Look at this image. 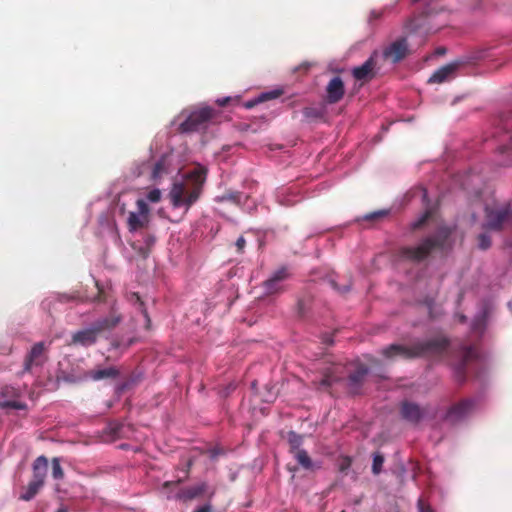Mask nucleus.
Instances as JSON below:
<instances>
[{
    "instance_id": "37",
    "label": "nucleus",
    "mask_w": 512,
    "mask_h": 512,
    "mask_svg": "<svg viewBox=\"0 0 512 512\" xmlns=\"http://www.w3.org/2000/svg\"><path fill=\"white\" fill-rule=\"evenodd\" d=\"M431 211H426L421 218H419L417 221H415L412 225L413 229H419L422 227L425 222L431 217Z\"/></svg>"
},
{
    "instance_id": "40",
    "label": "nucleus",
    "mask_w": 512,
    "mask_h": 512,
    "mask_svg": "<svg viewBox=\"0 0 512 512\" xmlns=\"http://www.w3.org/2000/svg\"><path fill=\"white\" fill-rule=\"evenodd\" d=\"M419 512H434L429 504H427L422 498L417 503Z\"/></svg>"
},
{
    "instance_id": "20",
    "label": "nucleus",
    "mask_w": 512,
    "mask_h": 512,
    "mask_svg": "<svg viewBox=\"0 0 512 512\" xmlns=\"http://www.w3.org/2000/svg\"><path fill=\"white\" fill-rule=\"evenodd\" d=\"M48 472V459L41 455L37 457L32 464V480L45 483V478Z\"/></svg>"
},
{
    "instance_id": "9",
    "label": "nucleus",
    "mask_w": 512,
    "mask_h": 512,
    "mask_svg": "<svg viewBox=\"0 0 512 512\" xmlns=\"http://www.w3.org/2000/svg\"><path fill=\"white\" fill-rule=\"evenodd\" d=\"M290 277L287 267H281L274 271L269 278L262 283L264 294L267 296L281 294L286 290L284 282Z\"/></svg>"
},
{
    "instance_id": "39",
    "label": "nucleus",
    "mask_w": 512,
    "mask_h": 512,
    "mask_svg": "<svg viewBox=\"0 0 512 512\" xmlns=\"http://www.w3.org/2000/svg\"><path fill=\"white\" fill-rule=\"evenodd\" d=\"M146 197L148 201L152 203H157L161 199V191L159 189H153L148 192Z\"/></svg>"
},
{
    "instance_id": "42",
    "label": "nucleus",
    "mask_w": 512,
    "mask_h": 512,
    "mask_svg": "<svg viewBox=\"0 0 512 512\" xmlns=\"http://www.w3.org/2000/svg\"><path fill=\"white\" fill-rule=\"evenodd\" d=\"M7 406L15 408V409H23L25 407L24 404L16 401H11L7 403Z\"/></svg>"
},
{
    "instance_id": "19",
    "label": "nucleus",
    "mask_w": 512,
    "mask_h": 512,
    "mask_svg": "<svg viewBox=\"0 0 512 512\" xmlns=\"http://www.w3.org/2000/svg\"><path fill=\"white\" fill-rule=\"evenodd\" d=\"M375 66L373 56L369 57L361 66L355 67L352 71L353 77L359 81H368L374 77Z\"/></svg>"
},
{
    "instance_id": "12",
    "label": "nucleus",
    "mask_w": 512,
    "mask_h": 512,
    "mask_svg": "<svg viewBox=\"0 0 512 512\" xmlns=\"http://www.w3.org/2000/svg\"><path fill=\"white\" fill-rule=\"evenodd\" d=\"M408 54V43L406 38H399L388 45L382 53L385 61L397 63L403 60Z\"/></svg>"
},
{
    "instance_id": "43",
    "label": "nucleus",
    "mask_w": 512,
    "mask_h": 512,
    "mask_svg": "<svg viewBox=\"0 0 512 512\" xmlns=\"http://www.w3.org/2000/svg\"><path fill=\"white\" fill-rule=\"evenodd\" d=\"M194 512H212V507L210 504H205L197 508Z\"/></svg>"
},
{
    "instance_id": "24",
    "label": "nucleus",
    "mask_w": 512,
    "mask_h": 512,
    "mask_svg": "<svg viewBox=\"0 0 512 512\" xmlns=\"http://www.w3.org/2000/svg\"><path fill=\"white\" fill-rule=\"evenodd\" d=\"M89 374L94 381H98L106 378H117L119 371L115 367H108L104 369L92 370Z\"/></svg>"
},
{
    "instance_id": "18",
    "label": "nucleus",
    "mask_w": 512,
    "mask_h": 512,
    "mask_svg": "<svg viewBox=\"0 0 512 512\" xmlns=\"http://www.w3.org/2000/svg\"><path fill=\"white\" fill-rule=\"evenodd\" d=\"M155 242L156 238L154 235L150 233H144L142 235V241H133L130 243V246L140 257L145 259L149 256Z\"/></svg>"
},
{
    "instance_id": "27",
    "label": "nucleus",
    "mask_w": 512,
    "mask_h": 512,
    "mask_svg": "<svg viewBox=\"0 0 512 512\" xmlns=\"http://www.w3.org/2000/svg\"><path fill=\"white\" fill-rule=\"evenodd\" d=\"M130 301L134 302L135 304H138L139 305V309L141 311V313L143 314L145 320H146V329H149L150 328V325H151V319L148 315V312L146 310V308L144 307V302L141 300V297L138 293L134 292L131 294L130 296Z\"/></svg>"
},
{
    "instance_id": "26",
    "label": "nucleus",
    "mask_w": 512,
    "mask_h": 512,
    "mask_svg": "<svg viewBox=\"0 0 512 512\" xmlns=\"http://www.w3.org/2000/svg\"><path fill=\"white\" fill-rule=\"evenodd\" d=\"M288 443L290 446V453L293 454L296 451L301 450V445L303 443V436L297 434L294 431H290L288 433Z\"/></svg>"
},
{
    "instance_id": "47",
    "label": "nucleus",
    "mask_w": 512,
    "mask_h": 512,
    "mask_svg": "<svg viewBox=\"0 0 512 512\" xmlns=\"http://www.w3.org/2000/svg\"><path fill=\"white\" fill-rule=\"evenodd\" d=\"M436 52H437V54L442 55V54H444V53H445V48L440 47V48H438V49H437V51H436Z\"/></svg>"
},
{
    "instance_id": "28",
    "label": "nucleus",
    "mask_w": 512,
    "mask_h": 512,
    "mask_svg": "<svg viewBox=\"0 0 512 512\" xmlns=\"http://www.w3.org/2000/svg\"><path fill=\"white\" fill-rule=\"evenodd\" d=\"M330 284L334 290L337 292L344 294L350 291V288L352 286V280L351 277H347L345 279L344 283L339 284L335 279L330 280Z\"/></svg>"
},
{
    "instance_id": "32",
    "label": "nucleus",
    "mask_w": 512,
    "mask_h": 512,
    "mask_svg": "<svg viewBox=\"0 0 512 512\" xmlns=\"http://www.w3.org/2000/svg\"><path fill=\"white\" fill-rule=\"evenodd\" d=\"M399 0H395L393 4L384 7L380 10H372L369 15V22L380 19L387 11H390L394 6L398 4Z\"/></svg>"
},
{
    "instance_id": "1",
    "label": "nucleus",
    "mask_w": 512,
    "mask_h": 512,
    "mask_svg": "<svg viewBox=\"0 0 512 512\" xmlns=\"http://www.w3.org/2000/svg\"><path fill=\"white\" fill-rule=\"evenodd\" d=\"M207 169L198 165L174 180L169 191V199L173 208H184L187 212L200 198L206 181Z\"/></svg>"
},
{
    "instance_id": "22",
    "label": "nucleus",
    "mask_w": 512,
    "mask_h": 512,
    "mask_svg": "<svg viewBox=\"0 0 512 512\" xmlns=\"http://www.w3.org/2000/svg\"><path fill=\"white\" fill-rule=\"evenodd\" d=\"M170 171V162L166 155L161 156L154 164L151 179L155 182L162 180Z\"/></svg>"
},
{
    "instance_id": "34",
    "label": "nucleus",
    "mask_w": 512,
    "mask_h": 512,
    "mask_svg": "<svg viewBox=\"0 0 512 512\" xmlns=\"http://www.w3.org/2000/svg\"><path fill=\"white\" fill-rule=\"evenodd\" d=\"M478 248L481 250H487L491 247V237L487 233H481L477 237Z\"/></svg>"
},
{
    "instance_id": "51",
    "label": "nucleus",
    "mask_w": 512,
    "mask_h": 512,
    "mask_svg": "<svg viewBox=\"0 0 512 512\" xmlns=\"http://www.w3.org/2000/svg\"><path fill=\"white\" fill-rule=\"evenodd\" d=\"M229 388H230V389H235V385L231 384V385L229 386Z\"/></svg>"
},
{
    "instance_id": "30",
    "label": "nucleus",
    "mask_w": 512,
    "mask_h": 512,
    "mask_svg": "<svg viewBox=\"0 0 512 512\" xmlns=\"http://www.w3.org/2000/svg\"><path fill=\"white\" fill-rule=\"evenodd\" d=\"M384 460V456L381 453L376 452L373 454L372 473L374 475L381 473Z\"/></svg>"
},
{
    "instance_id": "35",
    "label": "nucleus",
    "mask_w": 512,
    "mask_h": 512,
    "mask_svg": "<svg viewBox=\"0 0 512 512\" xmlns=\"http://www.w3.org/2000/svg\"><path fill=\"white\" fill-rule=\"evenodd\" d=\"M352 465V458L349 456H341L337 461L338 470L341 473H347Z\"/></svg>"
},
{
    "instance_id": "50",
    "label": "nucleus",
    "mask_w": 512,
    "mask_h": 512,
    "mask_svg": "<svg viewBox=\"0 0 512 512\" xmlns=\"http://www.w3.org/2000/svg\"><path fill=\"white\" fill-rule=\"evenodd\" d=\"M326 342L331 344V343H333V340L329 339V340H326Z\"/></svg>"
},
{
    "instance_id": "15",
    "label": "nucleus",
    "mask_w": 512,
    "mask_h": 512,
    "mask_svg": "<svg viewBox=\"0 0 512 512\" xmlns=\"http://www.w3.org/2000/svg\"><path fill=\"white\" fill-rule=\"evenodd\" d=\"M345 94V86L343 80L339 76L333 77L326 87V102L328 104L338 103Z\"/></svg>"
},
{
    "instance_id": "48",
    "label": "nucleus",
    "mask_w": 512,
    "mask_h": 512,
    "mask_svg": "<svg viewBox=\"0 0 512 512\" xmlns=\"http://www.w3.org/2000/svg\"><path fill=\"white\" fill-rule=\"evenodd\" d=\"M56 512H68V509L67 508H59Z\"/></svg>"
},
{
    "instance_id": "23",
    "label": "nucleus",
    "mask_w": 512,
    "mask_h": 512,
    "mask_svg": "<svg viewBox=\"0 0 512 512\" xmlns=\"http://www.w3.org/2000/svg\"><path fill=\"white\" fill-rule=\"evenodd\" d=\"M292 455L297 460L299 465L302 468H304L305 470H315V469H319L320 468V465H315L313 463V461L311 460V458L308 455L307 451L304 450V449L296 451Z\"/></svg>"
},
{
    "instance_id": "36",
    "label": "nucleus",
    "mask_w": 512,
    "mask_h": 512,
    "mask_svg": "<svg viewBox=\"0 0 512 512\" xmlns=\"http://www.w3.org/2000/svg\"><path fill=\"white\" fill-rule=\"evenodd\" d=\"M388 213H389L388 210H379V211H375L372 213H368L364 216V220H367V221L378 220V219L386 217L388 215Z\"/></svg>"
},
{
    "instance_id": "16",
    "label": "nucleus",
    "mask_w": 512,
    "mask_h": 512,
    "mask_svg": "<svg viewBox=\"0 0 512 512\" xmlns=\"http://www.w3.org/2000/svg\"><path fill=\"white\" fill-rule=\"evenodd\" d=\"M462 65L461 61H454L436 70L429 78V83L441 84L454 78L457 69Z\"/></svg>"
},
{
    "instance_id": "7",
    "label": "nucleus",
    "mask_w": 512,
    "mask_h": 512,
    "mask_svg": "<svg viewBox=\"0 0 512 512\" xmlns=\"http://www.w3.org/2000/svg\"><path fill=\"white\" fill-rule=\"evenodd\" d=\"M216 113L217 112L213 108L208 106L197 108L193 110L186 120L180 124L179 131L189 133L205 129L209 122L214 119Z\"/></svg>"
},
{
    "instance_id": "14",
    "label": "nucleus",
    "mask_w": 512,
    "mask_h": 512,
    "mask_svg": "<svg viewBox=\"0 0 512 512\" xmlns=\"http://www.w3.org/2000/svg\"><path fill=\"white\" fill-rule=\"evenodd\" d=\"M479 359V353L475 347H465L463 350L462 360L455 368V377L458 382H464L466 378L467 365Z\"/></svg>"
},
{
    "instance_id": "25",
    "label": "nucleus",
    "mask_w": 512,
    "mask_h": 512,
    "mask_svg": "<svg viewBox=\"0 0 512 512\" xmlns=\"http://www.w3.org/2000/svg\"><path fill=\"white\" fill-rule=\"evenodd\" d=\"M43 486L44 484L31 479L27 487L24 489V492L21 493L20 499L24 501H30L38 494Z\"/></svg>"
},
{
    "instance_id": "33",
    "label": "nucleus",
    "mask_w": 512,
    "mask_h": 512,
    "mask_svg": "<svg viewBox=\"0 0 512 512\" xmlns=\"http://www.w3.org/2000/svg\"><path fill=\"white\" fill-rule=\"evenodd\" d=\"M52 477L56 480H61L64 477V471L61 467L59 458L52 459Z\"/></svg>"
},
{
    "instance_id": "46",
    "label": "nucleus",
    "mask_w": 512,
    "mask_h": 512,
    "mask_svg": "<svg viewBox=\"0 0 512 512\" xmlns=\"http://www.w3.org/2000/svg\"><path fill=\"white\" fill-rule=\"evenodd\" d=\"M210 454H211V458H216L218 455H219V450L218 449H212L210 450Z\"/></svg>"
},
{
    "instance_id": "13",
    "label": "nucleus",
    "mask_w": 512,
    "mask_h": 512,
    "mask_svg": "<svg viewBox=\"0 0 512 512\" xmlns=\"http://www.w3.org/2000/svg\"><path fill=\"white\" fill-rule=\"evenodd\" d=\"M400 412L403 419L412 424H418L424 418L426 409L416 403L404 401L401 404Z\"/></svg>"
},
{
    "instance_id": "3",
    "label": "nucleus",
    "mask_w": 512,
    "mask_h": 512,
    "mask_svg": "<svg viewBox=\"0 0 512 512\" xmlns=\"http://www.w3.org/2000/svg\"><path fill=\"white\" fill-rule=\"evenodd\" d=\"M369 370L364 364H358L353 372L345 379V367L341 364H333L323 370L322 377L317 383V388L327 391L332 385L345 382L350 394H358L365 381Z\"/></svg>"
},
{
    "instance_id": "5",
    "label": "nucleus",
    "mask_w": 512,
    "mask_h": 512,
    "mask_svg": "<svg viewBox=\"0 0 512 512\" xmlns=\"http://www.w3.org/2000/svg\"><path fill=\"white\" fill-rule=\"evenodd\" d=\"M452 234L449 227H440L435 235L427 237L416 247H403L399 251L400 257L413 262L426 259L432 250L443 248Z\"/></svg>"
},
{
    "instance_id": "45",
    "label": "nucleus",
    "mask_w": 512,
    "mask_h": 512,
    "mask_svg": "<svg viewBox=\"0 0 512 512\" xmlns=\"http://www.w3.org/2000/svg\"><path fill=\"white\" fill-rule=\"evenodd\" d=\"M229 101H230V98H229V97H226V98H223V99H218V100L216 101V103H217L219 106H225Z\"/></svg>"
},
{
    "instance_id": "38",
    "label": "nucleus",
    "mask_w": 512,
    "mask_h": 512,
    "mask_svg": "<svg viewBox=\"0 0 512 512\" xmlns=\"http://www.w3.org/2000/svg\"><path fill=\"white\" fill-rule=\"evenodd\" d=\"M281 95H282V91L281 90H273V91H269V92L263 93L260 96V100L261 101H265V100H270V99H276V98H278Z\"/></svg>"
},
{
    "instance_id": "44",
    "label": "nucleus",
    "mask_w": 512,
    "mask_h": 512,
    "mask_svg": "<svg viewBox=\"0 0 512 512\" xmlns=\"http://www.w3.org/2000/svg\"><path fill=\"white\" fill-rule=\"evenodd\" d=\"M120 428H121V425L120 424H113L111 425V432L114 434V435H118L119 431H120Z\"/></svg>"
},
{
    "instance_id": "17",
    "label": "nucleus",
    "mask_w": 512,
    "mask_h": 512,
    "mask_svg": "<svg viewBox=\"0 0 512 512\" xmlns=\"http://www.w3.org/2000/svg\"><path fill=\"white\" fill-rule=\"evenodd\" d=\"M443 10L442 7L434 4H428L427 7L422 11V13L418 16H415L408 20L406 27L411 31H416L424 26L423 20L428 19L431 20L432 17Z\"/></svg>"
},
{
    "instance_id": "10",
    "label": "nucleus",
    "mask_w": 512,
    "mask_h": 512,
    "mask_svg": "<svg viewBox=\"0 0 512 512\" xmlns=\"http://www.w3.org/2000/svg\"><path fill=\"white\" fill-rule=\"evenodd\" d=\"M137 212H130L127 219V226L130 232L145 228L149 224V206L143 199L136 202Z\"/></svg>"
},
{
    "instance_id": "2",
    "label": "nucleus",
    "mask_w": 512,
    "mask_h": 512,
    "mask_svg": "<svg viewBox=\"0 0 512 512\" xmlns=\"http://www.w3.org/2000/svg\"><path fill=\"white\" fill-rule=\"evenodd\" d=\"M449 340L444 337H435L425 341H416L412 345L390 344L381 350V355L387 360L394 361L398 358L412 360L426 355H440L449 347Z\"/></svg>"
},
{
    "instance_id": "6",
    "label": "nucleus",
    "mask_w": 512,
    "mask_h": 512,
    "mask_svg": "<svg viewBox=\"0 0 512 512\" xmlns=\"http://www.w3.org/2000/svg\"><path fill=\"white\" fill-rule=\"evenodd\" d=\"M120 321L121 316L114 313L99 319L95 321L91 327L74 333L72 336V343L85 347L91 346L96 342L98 335L101 332L113 329L118 325Z\"/></svg>"
},
{
    "instance_id": "4",
    "label": "nucleus",
    "mask_w": 512,
    "mask_h": 512,
    "mask_svg": "<svg viewBox=\"0 0 512 512\" xmlns=\"http://www.w3.org/2000/svg\"><path fill=\"white\" fill-rule=\"evenodd\" d=\"M512 226V202L509 199H494L484 208L483 228L502 231Z\"/></svg>"
},
{
    "instance_id": "49",
    "label": "nucleus",
    "mask_w": 512,
    "mask_h": 512,
    "mask_svg": "<svg viewBox=\"0 0 512 512\" xmlns=\"http://www.w3.org/2000/svg\"><path fill=\"white\" fill-rule=\"evenodd\" d=\"M101 294H102V290H101L100 288H98V300H101V299H100Z\"/></svg>"
},
{
    "instance_id": "8",
    "label": "nucleus",
    "mask_w": 512,
    "mask_h": 512,
    "mask_svg": "<svg viewBox=\"0 0 512 512\" xmlns=\"http://www.w3.org/2000/svg\"><path fill=\"white\" fill-rule=\"evenodd\" d=\"M49 344L35 343L24 358L22 373H31L34 368L42 367L48 361Z\"/></svg>"
},
{
    "instance_id": "11",
    "label": "nucleus",
    "mask_w": 512,
    "mask_h": 512,
    "mask_svg": "<svg viewBox=\"0 0 512 512\" xmlns=\"http://www.w3.org/2000/svg\"><path fill=\"white\" fill-rule=\"evenodd\" d=\"M474 406L473 399H463L448 409L445 419L450 423H457L465 419L473 411Z\"/></svg>"
},
{
    "instance_id": "31",
    "label": "nucleus",
    "mask_w": 512,
    "mask_h": 512,
    "mask_svg": "<svg viewBox=\"0 0 512 512\" xmlns=\"http://www.w3.org/2000/svg\"><path fill=\"white\" fill-rule=\"evenodd\" d=\"M242 198V194L240 192L234 191V192H227L223 195L217 197V200L220 202L229 201L236 204H239Z\"/></svg>"
},
{
    "instance_id": "21",
    "label": "nucleus",
    "mask_w": 512,
    "mask_h": 512,
    "mask_svg": "<svg viewBox=\"0 0 512 512\" xmlns=\"http://www.w3.org/2000/svg\"><path fill=\"white\" fill-rule=\"evenodd\" d=\"M209 493V497L214 495V490H210L206 482L198 483L194 486L187 487L183 490L182 494L186 500H192Z\"/></svg>"
},
{
    "instance_id": "41",
    "label": "nucleus",
    "mask_w": 512,
    "mask_h": 512,
    "mask_svg": "<svg viewBox=\"0 0 512 512\" xmlns=\"http://www.w3.org/2000/svg\"><path fill=\"white\" fill-rule=\"evenodd\" d=\"M236 247H237V250L238 252H243L244 248H245V245H246V240L243 236H240L236 243H235Z\"/></svg>"
},
{
    "instance_id": "29",
    "label": "nucleus",
    "mask_w": 512,
    "mask_h": 512,
    "mask_svg": "<svg viewBox=\"0 0 512 512\" xmlns=\"http://www.w3.org/2000/svg\"><path fill=\"white\" fill-rule=\"evenodd\" d=\"M310 304H311V297L310 296L298 299V301H297V314H298L299 317H304L307 314V312H308V310L310 308Z\"/></svg>"
}]
</instances>
